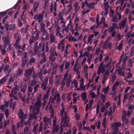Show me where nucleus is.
<instances>
[{"mask_svg": "<svg viewBox=\"0 0 134 134\" xmlns=\"http://www.w3.org/2000/svg\"><path fill=\"white\" fill-rule=\"evenodd\" d=\"M18 116L19 118L20 119L21 123L23 124L25 119H26L27 115L26 113L24 114L23 110L20 109L18 113Z\"/></svg>", "mask_w": 134, "mask_h": 134, "instance_id": "obj_4", "label": "nucleus"}, {"mask_svg": "<svg viewBox=\"0 0 134 134\" xmlns=\"http://www.w3.org/2000/svg\"><path fill=\"white\" fill-rule=\"evenodd\" d=\"M109 87L107 86L106 88H104L103 90V92L105 94H107L109 91Z\"/></svg>", "mask_w": 134, "mask_h": 134, "instance_id": "obj_29", "label": "nucleus"}, {"mask_svg": "<svg viewBox=\"0 0 134 134\" xmlns=\"http://www.w3.org/2000/svg\"><path fill=\"white\" fill-rule=\"evenodd\" d=\"M69 71V70H67V71H65V74L64 76V79L65 80H67V78L68 77V72Z\"/></svg>", "mask_w": 134, "mask_h": 134, "instance_id": "obj_43", "label": "nucleus"}, {"mask_svg": "<svg viewBox=\"0 0 134 134\" xmlns=\"http://www.w3.org/2000/svg\"><path fill=\"white\" fill-rule=\"evenodd\" d=\"M38 76L40 79L41 80L42 78V74L41 71L38 72L37 73Z\"/></svg>", "mask_w": 134, "mask_h": 134, "instance_id": "obj_48", "label": "nucleus"}, {"mask_svg": "<svg viewBox=\"0 0 134 134\" xmlns=\"http://www.w3.org/2000/svg\"><path fill=\"white\" fill-rule=\"evenodd\" d=\"M87 94L85 92H83L81 94V98L83 101H85L86 98Z\"/></svg>", "mask_w": 134, "mask_h": 134, "instance_id": "obj_22", "label": "nucleus"}, {"mask_svg": "<svg viewBox=\"0 0 134 134\" xmlns=\"http://www.w3.org/2000/svg\"><path fill=\"white\" fill-rule=\"evenodd\" d=\"M64 65V63H63L59 66L60 70L61 72H62L63 71Z\"/></svg>", "mask_w": 134, "mask_h": 134, "instance_id": "obj_58", "label": "nucleus"}, {"mask_svg": "<svg viewBox=\"0 0 134 134\" xmlns=\"http://www.w3.org/2000/svg\"><path fill=\"white\" fill-rule=\"evenodd\" d=\"M42 54L41 56V58L44 57H46L44 52L45 49H44V48H43L42 49Z\"/></svg>", "mask_w": 134, "mask_h": 134, "instance_id": "obj_60", "label": "nucleus"}, {"mask_svg": "<svg viewBox=\"0 0 134 134\" xmlns=\"http://www.w3.org/2000/svg\"><path fill=\"white\" fill-rule=\"evenodd\" d=\"M95 84L93 83L91 85V86L92 87V90L94 91H95L96 88V86L94 85Z\"/></svg>", "mask_w": 134, "mask_h": 134, "instance_id": "obj_64", "label": "nucleus"}, {"mask_svg": "<svg viewBox=\"0 0 134 134\" xmlns=\"http://www.w3.org/2000/svg\"><path fill=\"white\" fill-rule=\"evenodd\" d=\"M39 6V4L38 2H35L33 6V10L34 12H35L37 10Z\"/></svg>", "mask_w": 134, "mask_h": 134, "instance_id": "obj_15", "label": "nucleus"}, {"mask_svg": "<svg viewBox=\"0 0 134 134\" xmlns=\"http://www.w3.org/2000/svg\"><path fill=\"white\" fill-rule=\"evenodd\" d=\"M126 119H127V118H126V116H122L121 120L123 122L122 125L124 124V122H125V121L126 120Z\"/></svg>", "mask_w": 134, "mask_h": 134, "instance_id": "obj_49", "label": "nucleus"}, {"mask_svg": "<svg viewBox=\"0 0 134 134\" xmlns=\"http://www.w3.org/2000/svg\"><path fill=\"white\" fill-rule=\"evenodd\" d=\"M50 90V88L49 87H48L46 90L47 92L46 93L43 95V100H46L48 98Z\"/></svg>", "mask_w": 134, "mask_h": 134, "instance_id": "obj_13", "label": "nucleus"}, {"mask_svg": "<svg viewBox=\"0 0 134 134\" xmlns=\"http://www.w3.org/2000/svg\"><path fill=\"white\" fill-rule=\"evenodd\" d=\"M7 79V77H5L2 78L0 81V84H3L6 81Z\"/></svg>", "mask_w": 134, "mask_h": 134, "instance_id": "obj_37", "label": "nucleus"}, {"mask_svg": "<svg viewBox=\"0 0 134 134\" xmlns=\"http://www.w3.org/2000/svg\"><path fill=\"white\" fill-rule=\"evenodd\" d=\"M100 97L101 99H102V102H104L105 101V95L101 93L100 94Z\"/></svg>", "mask_w": 134, "mask_h": 134, "instance_id": "obj_55", "label": "nucleus"}, {"mask_svg": "<svg viewBox=\"0 0 134 134\" xmlns=\"http://www.w3.org/2000/svg\"><path fill=\"white\" fill-rule=\"evenodd\" d=\"M35 40V37L34 36H32V38L30 39L29 41V45L31 47V46L32 44L34 43Z\"/></svg>", "mask_w": 134, "mask_h": 134, "instance_id": "obj_24", "label": "nucleus"}, {"mask_svg": "<svg viewBox=\"0 0 134 134\" xmlns=\"http://www.w3.org/2000/svg\"><path fill=\"white\" fill-rule=\"evenodd\" d=\"M51 110L50 115L51 118L53 119V120H57L56 116H54V110L53 109Z\"/></svg>", "mask_w": 134, "mask_h": 134, "instance_id": "obj_17", "label": "nucleus"}, {"mask_svg": "<svg viewBox=\"0 0 134 134\" xmlns=\"http://www.w3.org/2000/svg\"><path fill=\"white\" fill-rule=\"evenodd\" d=\"M118 18L115 16H114L111 18L112 21L114 22H117L118 21Z\"/></svg>", "mask_w": 134, "mask_h": 134, "instance_id": "obj_46", "label": "nucleus"}, {"mask_svg": "<svg viewBox=\"0 0 134 134\" xmlns=\"http://www.w3.org/2000/svg\"><path fill=\"white\" fill-rule=\"evenodd\" d=\"M24 133L25 134L28 133L29 132V129L28 127H25L24 129Z\"/></svg>", "mask_w": 134, "mask_h": 134, "instance_id": "obj_39", "label": "nucleus"}, {"mask_svg": "<svg viewBox=\"0 0 134 134\" xmlns=\"http://www.w3.org/2000/svg\"><path fill=\"white\" fill-rule=\"evenodd\" d=\"M115 30L114 28L112 26H110L109 28L108 29V31L110 32H111L112 31H114Z\"/></svg>", "mask_w": 134, "mask_h": 134, "instance_id": "obj_51", "label": "nucleus"}, {"mask_svg": "<svg viewBox=\"0 0 134 134\" xmlns=\"http://www.w3.org/2000/svg\"><path fill=\"white\" fill-rule=\"evenodd\" d=\"M18 24L19 27H21L23 26L22 23L20 20H18Z\"/></svg>", "mask_w": 134, "mask_h": 134, "instance_id": "obj_61", "label": "nucleus"}, {"mask_svg": "<svg viewBox=\"0 0 134 134\" xmlns=\"http://www.w3.org/2000/svg\"><path fill=\"white\" fill-rule=\"evenodd\" d=\"M9 67V65L8 64H6L5 65L4 64V67L3 70L5 71H6L8 70Z\"/></svg>", "mask_w": 134, "mask_h": 134, "instance_id": "obj_40", "label": "nucleus"}, {"mask_svg": "<svg viewBox=\"0 0 134 134\" xmlns=\"http://www.w3.org/2000/svg\"><path fill=\"white\" fill-rule=\"evenodd\" d=\"M27 62V59H25L23 61L21 65V66L24 68L25 66V65L26 64V63Z\"/></svg>", "mask_w": 134, "mask_h": 134, "instance_id": "obj_45", "label": "nucleus"}, {"mask_svg": "<svg viewBox=\"0 0 134 134\" xmlns=\"http://www.w3.org/2000/svg\"><path fill=\"white\" fill-rule=\"evenodd\" d=\"M51 118H48L47 116L44 117L43 118V121L44 124V130L49 128V126H52Z\"/></svg>", "mask_w": 134, "mask_h": 134, "instance_id": "obj_2", "label": "nucleus"}, {"mask_svg": "<svg viewBox=\"0 0 134 134\" xmlns=\"http://www.w3.org/2000/svg\"><path fill=\"white\" fill-rule=\"evenodd\" d=\"M21 41V38L19 36L17 37L16 39L15 42L13 44V46H17L19 44Z\"/></svg>", "mask_w": 134, "mask_h": 134, "instance_id": "obj_20", "label": "nucleus"}, {"mask_svg": "<svg viewBox=\"0 0 134 134\" xmlns=\"http://www.w3.org/2000/svg\"><path fill=\"white\" fill-rule=\"evenodd\" d=\"M40 24V30H41L45 29V24L43 23V21H41Z\"/></svg>", "mask_w": 134, "mask_h": 134, "instance_id": "obj_31", "label": "nucleus"}, {"mask_svg": "<svg viewBox=\"0 0 134 134\" xmlns=\"http://www.w3.org/2000/svg\"><path fill=\"white\" fill-rule=\"evenodd\" d=\"M33 48L34 53L35 55H36L38 52L39 49L38 46L37 45H34Z\"/></svg>", "mask_w": 134, "mask_h": 134, "instance_id": "obj_25", "label": "nucleus"}, {"mask_svg": "<svg viewBox=\"0 0 134 134\" xmlns=\"http://www.w3.org/2000/svg\"><path fill=\"white\" fill-rule=\"evenodd\" d=\"M15 25L14 24H10L9 25V30H12L15 29Z\"/></svg>", "mask_w": 134, "mask_h": 134, "instance_id": "obj_33", "label": "nucleus"}, {"mask_svg": "<svg viewBox=\"0 0 134 134\" xmlns=\"http://www.w3.org/2000/svg\"><path fill=\"white\" fill-rule=\"evenodd\" d=\"M7 13L8 12L6 11L0 12V15L1 16H5L7 14Z\"/></svg>", "mask_w": 134, "mask_h": 134, "instance_id": "obj_54", "label": "nucleus"}, {"mask_svg": "<svg viewBox=\"0 0 134 134\" xmlns=\"http://www.w3.org/2000/svg\"><path fill=\"white\" fill-rule=\"evenodd\" d=\"M86 6H87L88 7L92 9H93L94 7V5H93L92 3H90L88 4Z\"/></svg>", "mask_w": 134, "mask_h": 134, "instance_id": "obj_59", "label": "nucleus"}, {"mask_svg": "<svg viewBox=\"0 0 134 134\" xmlns=\"http://www.w3.org/2000/svg\"><path fill=\"white\" fill-rule=\"evenodd\" d=\"M43 15L42 14H37L35 15L34 19L36 21H37L38 23H40L41 21H43Z\"/></svg>", "mask_w": 134, "mask_h": 134, "instance_id": "obj_6", "label": "nucleus"}, {"mask_svg": "<svg viewBox=\"0 0 134 134\" xmlns=\"http://www.w3.org/2000/svg\"><path fill=\"white\" fill-rule=\"evenodd\" d=\"M40 109L39 108L35 107L33 109L32 112L33 113L37 115L39 113L40 111Z\"/></svg>", "mask_w": 134, "mask_h": 134, "instance_id": "obj_16", "label": "nucleus"}, {"mask_svg": "<svg viewBox=\"0 0 134 134\" xmlns=\"http://www.w3.org/2000/svg\"><path fill=\"white\" fill-rule=\"evenodd\" d=\"M12 130L13 134H16L17 132L16 129L15 127V125H13L12 126Z\"/></svg>", "mask_w": 134, "mask_h": 134, "instance_id": "obj_28", "label": "nucleus"}, {"mask_svg": "<svg viewBox=\"0 0 134 134\" xmlns=\"http://www.w3.org/2000/svg\"><path fill=\"white\" fill-rule=\"evenodd\" d=\"M126 20L125 19L122 20L119 24V27L120 29L124 28L126 24Z\"/></svg>", "mask_w": 134, "mask_h": 134, "instance_id": "obj_14", "label": "nucleus"}, {"mask_svg": "<svg viewBox=\"0 0 134 134\" xmlns=\"http://www.w3.org/2000/svg\"><path fill=\"white\" fill-rule=\"evenodd\" d=\"M54 100L53 98V97H51L48 101V104L49 105L50 104L54 105L55 103L54 102Z\"/></svg>", "mask_w": 134, "mask_h": 134, "instance_id": "obj_26", "label": "nucleus"}, {"mask_svg": "<svg viewBox=\"0 0 134 134\" xmlns=\"http://www.w3.org/2000/svg\"><path fill=\"white\" fill-rule=\"evenodd\" d=\"M62 110L60 111V115L62 116V122H63L64 125L67 126L68 124L69 121V119L68 118L67 113L66 112L64 113V108L63 107H62Z\"/></svg>", "mask_w": 134, "mask_h": 134, "instance_id": "obj_1", "label": "nucleus"}, {"mask_svg": "<svg viewBox=\"0 0 134 134\" xmlns=\"http://www.w3.org/2000/svg\"><path fill=\"white\" fill-rule=\"evenodd\" d=\"M36 114H35L31 113L30 114L28 120V125H30L31 124V121L33 119L36 120Z\"/></svg>", "mask_w": 134, "mask_h": 134, "instance_id": "obj_11", "label": "nucleus"}, {"mask_svg": "<svg viewBox=\"0 0 134 134\" xmlns=\"http://www.w3.org/2000/svg\"><path fill=\"white\" fill-rule=\"evenodd\" d=\"M38 126V125L37 124H35L33 127V132H37V129Z\"/></svg>", "mask_w": 134, "mask_h": 134, "instance_id": "obj_47", "label": "nucleus"}, {"mask_svg": "<svg viewBox=\"0 0 134 134\" xmlns=\"http://www.w3.org/2000/svg\"><path fill=\"white\" fill-rule=\"evenodd\" d=\"M71 79L70 77L68 78L66 82V85L67 87H68L70 85L71 82Z\"/></svg>", "mask_w": 134, "mask_h": 134, "instance_id": "obj_38", "label": "nucleus"}, {"mask_svg": "<svg viewBox=\"0 0 134 134\" xmlns=\"http://www.w3.org/2000/svg\"><path fill=\"white\" fill-rule=\"evenodd\" d=\"M53 98L54 100H56V103L57 104L59 105L60 104V97L59 93H57L54 95Z\"/></svg>", "mask_w": 134, "mask_h": 134, "instance_id": "obj_9", "label": "nucleus"}, {"mask_svg": "<svg viewBox=\"0 0 134 134\" xmlns=\"http://www.w3.org/2000/svg\"><path fill=\"white\" fill-rule=\"evenodd\" d=\"M112 26L113 27L115 30L116 28H118L117 24L116 23H113L112 24Z\"/></svg>", "mask_w": 134, "mask_h": 134, "instance_id": "obj_62", "label": "nucleus"}, {"mask_svg": "<svg viewBox=\"0 0 134 134\" xmlns=\"http://www.w3.org/2000/svg\"><path fill=\"white\" fill-rule=\"evenodd\" d=\"M70 64V63L69 62H66V63L64 68L65 71H67V70H68V69L69 67Z\"/></svg>", "mask_w": 134, "mask_h": 134, "instance_id": "obj_34", "label": "nucleus"}, {"mask_svg": "<svg viewBox=\"0 0 134 134\" xmlns=\"http://www.w3.org/2000/svg\"><path fill=\"white\" fill-rule=\"evenodd\" d=\"M118 74L122 76H124L125 75L124 72L122 71V68H119L118 70Z\"/></svg>", "mask_w": 134, "mask_h": 134, "instance_id": "obj_23", "label": "nucleus"}, {"mask_svg": "<svg viewBox=\"0 0 134 134\" xmlns=\"http://www.w3.org/2000/svg\"><path fill=\"white\" fill-rule=\"evenodd\" d=\"M108 2H106L103 4V6L104 8H109V5H108Z\"/></svg>", "mask_w": 134, "mask_h": 134, "instance_id": "obj_52", "label": "nucleus"}, {"mask_svg": "<svg viewBox=\"0 0 134 134\" xmlns=\"http://www.w3.org/2000/svg\"><path fill=\"white\" fill-rule=\"evenodd\" d=\"M37 81L36 79L32 80H31V86H35L36 84Z\"/></svg>", "mask_w": 134, "mask_h": 134, "instance_id": "obj_32", "label": "nucleus"}, {"mask_svg": "<svg viewBox=\"0 0 134 134\" xmlns=\"http://www.w3.org/2000/svg\"><path fill=\"white\" fill-rule=\"evenodd\" d=\"M52 124L53 126V132L55 133L59 131V126L58 125H57V120H53Z\"/></svg>", "mask_w": 134, "mask_h": 134, "instance_id": "obj_7", "label": "nucleus"}, {"mask_svg": "<svg viewBox=\"0 0 134 134\" xmlns=\"http://www.w3.org/2000/svg\"><path fill=\"white\" fill-rule=\"evenodd\" d=\"M38 47L39 49L43 48H44L45 49V45L44 43L40 42L38 45Z\"/></svg>", "mask_w": 134, "mask_h": 134, "instance_id": "obj_30", "label": "nucleus"}, {"mask_svg": "<svg viewBox=\"0 0 134 134\" xmlns=\"http://www.w3.org/2000/svg\"><path fill=\"white\" fill-rule=\"evenodd\" d=\"M41 58L42 59L41 60L40 62V63L39 65H41L43 64V63H45L47 59L46 57H44Z\"/></svg>", "mask_w": 134, "mask_h": 134, "instance_id": "obj_27", "label": "nucleus"}, {"mask_svg": "<svg viewBox=\"0 0 134 134\" xmlns=\"http://www.w3.org/2000/svg\"><path fill=\"white\" fill-rule=\"evenodd\" d=\"M39 87V84L36 85L34 88V92L32 93V96H33L34 93L36 92L37 91L38 88Z\"/></svg>", "mask_w": 134, "mask_h": 134, "instance_id": "obj_35", "label": "nucleus"}, {"mask_svg": "<svg viewBox=\"0 0 134 134\" xmlns=\"http://www.w3.org/2000/svg\"><path fill=\"white\" fill-rule=\"evenodd\" d=\"M41 105L42 104L41 103V101H37L35 103L34 105L35 107L39 108L40 109V108L41 106Z\"/></svg>", "mask_w": 134, "mask_h": 134, "instance_id": "obj_21", "label": "nucleus"}, {"mask_svg": "<svg viewBox=\"0 0 134 134\" xmlns=\"http://www.w3.org/2000/svg\"><path fill=\"white\" fill-rule=\"evenodd\" d=\"M33 89L31 86L29 85L28 87V91L29 93H31L32 92Z\"/></svg>", "mask_w": 134, "mask_h": 134, "instance_id": "obj_63", "label": "nucleus"}, {"mask_svg": "<svg viewBox=\"0 0 134 134\" xmlns=\"http://www.w3.org/2000/svg\"><path fill=\"white\" fill-rule=\"evenodd\" d=\"M49 38L51 44L54 43L56 41L55 37L52 33H51L50 34Z\"/></svg>", "mask_w": 134, "mask_h": 134, "instance_id": "obj_12", "label": "nucleus"}, {"mask_svg": "<svg viewBox=\"0 0 134 134\" xmlns=\"http://www.w3.org/2000/svg\"><path fill=\"white\" fill-rule=\"evenodd\" d=\"M121 124L119 122L114 123L111 125L113 134H117L119 131V127H120Z\"/></svg>", "mask_w": 134, "mask_h": 134, "instance_id": "obj_3", "label": "nucleus"}, {"mask_svg": "<svg viewBox=\"0 0 134 134\" xmlns=\"http://www.w3.org/2000/svg\"><path fill=\"white\" fill-rule=\"evenodd\" d=\"M64 41L62 40L58 44V49L59 50H60L61 49V48L64 45Z\"/></svg>", "mask_w": 134, "mask_h": 134, "instance_id": "obj_18", "label": "nucleus"}, {"mask_svg": "<svg viewBox=\"0 0 134 134\" xmlns=\"http://www.w3.org/2000/svg\"><path fill=\"white\" fill-rule=\"evenodd\" d=\"M41 32H42V35L43 36H45L47 35V31L45 30H40Z\"/></svg>", "mask_w": 134, "mask_h": 134, "instance_id": "obj_44", "label": "nucleus"}, {"mask_svg": "<svg viewBox=\"0 0 134 134\" xmlns=\"http://www.w3.org/2000/svg\"><path fill=\"white\" fill-rule=\"evenodd\" d=\"M23 69H18V72L17 74V75L18 76L20 75L23 72Z\"/></svg>", "mask_w": 134, "mask_h": 134, "instance_id": "obj_50", "label": "nucleus"}, {"mask_svg": "<svg viewBox=\"0 0 134 134\" xmlns=\"http://www.w3.org/2000/svg\"><path fill=\"white\" fill-rule=\"evenodd\" d=\"M122 40L121 41L118 46L115 47V49L118 50L120 51H121L122 49V48L123 45L122 43Z\"/></svg>", "mask_w": 134, "mask_h": 134, "instance_id": "obj_19", "label": "nucleus"}, {"mask_svg": "<svg viewBox=\"0 0 134 134\" xmlns=\"http://www.w3.org/2000/svg\"><path fill=\"white\" fill-rule=\"evenodd\" d=\"M4 111L5 113L6 117L7 118L9 114V110L8 109H6Z\"/></svg>", "mask_w": 134, "mask_h": 134, "instance_id": "obj_56", "label": "nucleus"}, {"mask_svg": "<svg viewBox=\"0 0 134 134\" xmlns=\"http://www.w3.org/2000/svg\"><path fill=\"white\" fill-rule=\"evenodd\" d=\"M106 125V121L105 118H104L102 122V126H103L104 127V128H105Z\"/></svg>", "mask_w": 134, "mask_h": 134, "instance_id": "obj_41", "label": "nucleus"}, {"mask_svg": "<svg viewBox=\"0 0 134 134\" xmlns=\"http://www.w3.org/2000/svg\"><path fill=\"white\" fill-rule=\"evenodd\" d=\"M18 91V87L17 86H16L14 88H13L12 89V90L9 95V97H13L15 100H16L17 99L16 97L13 95V93L14 94L16 95L17 94Z\"/></svg>", "mask_w": 134, "mask_h": 134, "instance_id": "obj_8", "label": "nucleus"}, {"mask_svg": "<svg viewBox=\"0 0 134 134\" xmlns=\"http://www.w3.org/2000/svg\"><path fill=\"white\" fill-rule=\"evenodd\" d=\"M33 71L34 72V70L31 68H29L28 69L26 70L25 72L24 76L26 77H30V76Z\"/></svg>", "mask_w": 134, "mask_h": 134, "instance_id": "obj_10", "label": "nucleus"}, {"mask_svg": "<svg viewBox=\"0 0 134 134\" xmlns=\"http://www.w3.org/2000/svg\"><path fill=\"white\" fill-rule=\"evenodd\" d=\"M2 40L3 41L4 46H7L9 45L10 39L8 36H3L2 38Z\"/></svg>", "mask_w": 134, "mask_h": 134, "instance_id": "obj_5", "label": "nucleus"}, {"mask_svg": "<svg viewBox=\"0 0 134 134\" xmlns=\"http://www.w3.org/2000/svg\"><path fill=\"white\" fill-rule=\"evenodd\" d=\"M36 59L34 57H32L30 59L29 61V63L31 65L32 63H33L35 62Z\"/></svg>", "mask_w": 134, "mask_h": 134, "instance_id": "obj_36", "label": "nucleus"}, {"mask_svg": "<svg viewBox=\"0 0 134 134\" xmlns=\"http://www.w3.org/2000/svg\"><path fill=\"white\" fill-rule=\"evenodd\" d=\"M42 97V95L41 94H40L37 97V101H41V99Z\"/></svg>", "mask_w": 134, "mask_h": 134, "instance_id": "obj_57", "label": "nucleus"}, {"mask_svg": "<svg viewBox=\"0 0 134 134\" xmlns=\"http://www.w3.org/2000/svg\"><path fill=\"white\" fill-rule=\"evenodd\" d=\"M98 69H99L100 71H101V72L102 73H103L105 71V66H99Z\"/></svg>", "mask_w": 134, "mask_h": 134, "instance_id": "obj_42", "label": "nucleus"}, {"mask_svg": "<svg viewBox=\"0 0 134 134\" xmlns=\"http://www.w3.org/2000/svg\"><path fill=\"white\" fill-rule=\"evenodd\" d=\"M42 130V122H41L40 124V125L39 127V129L38 130L39 132H41Z\"/></svg>", "mask_w": 134, "mask_h": 134, "instance_id": "obj_53", "label": "nucleus"}]
</instances>
